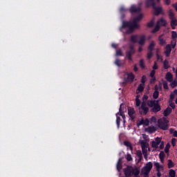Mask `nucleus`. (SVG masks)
<instances>
[{"mask_svg": "<svg viewBox=\"0 0 177 177\" xmlns=\"http://www.w3.org/2000/svg\"><path fill=\"white\" fill-rule=\"evenodd\" d=\"M142 19H143V14H140L133 19V21H124L120 28V30H122V28H129L127 30V34H132L135 30L139 28L140 26L138 23H139Z\"/></svg>", "mask_w": 177, "mask_h": 177, "instance_id": "obj_1", "label": "nucleus"}, {"mask_svg": "<svg viewBox=\"0 0 177 177\" xmlns=\"http://www.w3.org/2000/svg\"><path fill=\"white\" fill-rule=\"evenodd\" d=\"M156 3H160V0H146L145 1L146 8H150V6H152V8L154 10L153 15L155 16H159L160 15H164V12H162V7L156 6Z\"/></svg>", "mask_w": 177, "mask_h": 177, "instance_id": "obj_2", "label": "nucleus"}, {"mask_svg": "<svg viewBox=\"0 0 177 177\" xmlns=\"http://www.w3.org/2000/svg\"><path fill=\"white\" fill-rule=\"evenodd\" d=\"M169 123V120H167L165 118H162L158 120V127L162 131H168V129L169 128V125H168Z\"/></svg>", "mask_w": 177, "mask_h": 177, "instance_id": "obj_3", "label": "nucleus"}, {"mask_svg": "<svg viewBox=\"0 0 177 177\" xmlns=\"http://www.w3.org/2000/svg\"><path fill=\"white\" fill-rule=\"evenodd\" d=\"M133 55H135V47L131 45L129 46V50L126 51V57H127L129 63L133 62V59H132Z\"/></svg>", "mask_w": 177, "mask_h": 177, "instance_id": "obj_4", "label": "nucleus"}, {"mask_svg": "<svg viewBox=\"0 0 177 177\" xmlns=\"http://www.w3.org/2000/svg\"><path fill=\"white\" fill-rule=\"evenodd\" d=\"M127 111H128V115L131 118V120L133 122L135 121V117H136L135 115L136 114V111H135V109L131 106H129L127 108Z\"/></svg>", "mask_w": 177, "mask_h": 177, "instance_id": "obj_5", "label": "nucleus"}, {"mask_svg": "<svg viewBox=\"0 0 177 177\" xmlns=\"http://www.w3.org/2000/svg\"><path fill=\"white\" fill-rule=\"evenodd\" d=\"M129 10L130 13H131V15H133V13H140L142 8H140V6L136 8V5L133 4L131 6Z\"/></svg>", "mask_w": 177, "mask_h": 177, "instance_id": "obj_6", "label": "nucleus"}, {"mask_svg": "<svg viewBox=\"0 0 177 177\" xmlns=\"http://www.w3.org/2000/svg\"><path fill=\"white\" fill-rule=\"evenodd\" d=\"M125 177L132 176V166H127L123 169Z\"/></svg>", "mask_w": 177, "mask_h": 177, "instance_id": "obj_7", "label": "nucleus"}, {"mask_svg": "<svg viewBox=\"0 0 177 177\" xmlns=\"http://www.w3.org/2000/svg\"><path fill=\"white\" fill-rule=\"evenodd\" d=\"M171 38L173 41H171V44L172 48L174 49L175 46H176V38H177L176 31L173 30L171 32Z\"/></svg>", "mask_w": 177, "mask_h": 177, "instance_id": "obj_8", "label": "nucleus"}, {"mask_svg": "<svg viewBox=\"0 0 177 177\" xmlns=\"http://www.w3.org/2000/svg\"><path fill=\"white\" fill-rule=\"evenodd\" d=\"M135 80V75L133 73H127V77L124 79V82H132Z\"/></svg>", "mask_w": 177, "mask_h": 177, "instance_id": "obj_9", "label": "nucleus"}, {"mask_svg": "<svg viewBox=\"0 0 177 177\" xmlns=\"http://www.w3.org/2000/svg\"><path fill=\"white\" fill-rule=\"evenodd\" d=\"M151 113H158V111H161V106L160 104L156 103L152 109H151Z\"/></svg>", "mask_w": 177, "mask_h": 177, "instance_id": "obj_10", "label": "nucleus"}, {"mask_svg": "<svg viewBox=\"0 0 177 177\" xmlns=\"http://www.w3.org/2000/svg\"><path fill=\"white\" fill-rule=\"evenodd\" d=\"M162 37H164V35H159L158 40V44L161 46H164L167 45V40L164 39Z\"/></svg>", "mask_w": 177, "mask_h": 177, "instance_id": "obj_11", "label": "nucleus"}, {"mask_svg": "<svg viewBox=\"0 0 177 177\" xmlns=\"http://www.w3.org/2000/svg\"><path fill=\"white\" fill-rule=\"evenodd\" d=\"M171 52H172V48L170 44H167L165 47V55L166 57H169L171 56Z\"/></svg>", "mask_w": 177, "mask_h": 177, "instance_id": "obj_12", "label": "nucleus"}, {"mask_svg": "<svg viewBox=\"0 0 177 177\" xmlns=\"http://www.w3.org/2000/svg\"><path fill=\"white\" fill-rule=\"evenodd\" d=\"M157 24L162 27H167V20L164 19L162 17L157 21Z\"/></svg>", "mask_w": 177, "mask_h": 177, "instance_id": "obj_13", "label": "nucleus"}, {"mask_svg": "<svg viewBox=\"0 0 177 177\" xmlns=\"http://www.w3.org/2000/svg\"><path fill=\"white\" fill-rule=\"evenodd\" d=\"M138 44L141 46H143V45L146 44V36L145 35H142V36H140V40L138 41Z\"/></svg>", "mask_w": 177, "mask_h": 177, "instance_id": "obj_14", "label": "nucleus"}, {"mask_svg": "<svg viewBox=\"0 0 177 177\" xmlns=\"http://www.w3.org/2000/svg\"><path fill=\"white\" fill-rule=\"evenodd\" d=\"M165 78L169 82H172V80H174V75L172 73H171V72H167L166 73Z\"/></svg>", "mask_w": 177, "mask_h": 177, "instance_id": "obj_15", "label": "nucleus"}, {"mask_svg": "<svg viewBox=\"0 0 177 177\" xmlns=\"http://www.w3.org/2000/svg\"><path fill=\"white\" fill-rule=\"evenodd\" d=\"M154 48H156V42L154 41H151L148 46V51L153 52V50H154Z\"/></svg>", "mask_w": 177, "mask_h": 177, "instance_id": "obj_16", "label": "nucleus"}, {"mask_svg": "<svg viewBox=\"0 0 177 177\" xmlns=\"http://www.w3.org/2000/svg\"><path fill=\"white\" fill-rule=\"evenodd\" d=\"M156 103H160V100H148L147 104L149 107H153Z\"/></svg>", "mask_w": 177, "mask_h": 177, "instance_id": "obj_17", "label": "nucleus"}, {"mask_svg": "<svg viewBox=\"0 0 177 177\" xmlns=\"http://www.w3.org/2000/svg\"><path fill=\"white\" fill-rule=\"evenodd\" d=\"M170 26H171L172 30H175V28H176V26H177L176 18L174 19H171Z\"/></svg>", "mask_w": 177, "mask_h": 177, "instance_id": "obj_18", "label": "nucleus"}, {"mask_svg": "<svg viewBox=\"0 0 177 177\" xmlns=\"http://www.w3.org/2000/svg\"><path fill=\"white\" fill-rule=\"evenodd\" d=\"M171 113H172V109L169 106H168L163 112L164 116L165 117H168V115H169V114H171Z\"/></svg>", "mask_w": 177, "mask_h": 177, "instance_id": "obj_19", "label": "nucleus"}, {"mask_svg": "<svg viewBox=\"0 0 177 177\" xmlns=\"http://www.w3.org/2000/svg\"><path fill=\"white\" fill-rule=\"evenodd\" d=\"M131 174L133 175H134V176H139V174H140V170L138 167H136L135 169H133V167H132V173Z\"/></svg>", "mask_w": 177, "mask_h": 177, "instance_id": "obj_20", "label": "nucleus"}, {"mask_svg": "<svg viewBox=\"0 0 177 177\" xmlns=\"http://www.w3.org/2000/svg\"><path fill=\"white\" fill-rule=\"evenodd\" d=\"M154 167L156 168V171H160L161 169H163L164 167L161 165H160V162H154Z\"/></svg>", "mask_w": 177, "mask_h": 177, "instance_id": "obj_21", "label": "nucleus"}, {"mask_svg": "<svg viewBox=\"0 0 177 177\" xmlns=\"http://www.w3.org/2000/svg\"><path fill=\"white\" fill-rule=\"evenodd\" d=\"M116 168L118 172H120L121 169H122V163H121V158L118 160Z\"/></svg>", "mask_w": 177, "mask_h": 177, "instance_id": "obj_22", "label": "nucleus"}, {"mask_svg": "<svg viewBox=\"0 0 177 177\" xmlns=\"http://www.w3.org/2000/svg\"><path fill=\"white\" fill-rule=\"evenodd\" d=\"M150 171L149 169H147L146 167H143L142 169V173L145 176H149V174H150Z\"/></svg>", "mask_w": 177, "mask_h": 177, "instance_id": "obj_23", "label": "nucleus"}, {"mask_svg": "<svg viewBox=\"0 0 177 177\" xmlns=\"http://www.w3.org/2000/svg\"><path fill=\"white\" fill-rule=\"evenodd\" d=\"M169 67H171V66H169V62L168 61V59H165L163 62V68H165V70H168Z\"/></svg>", "mask_w": 177, "mask_h": 177, "instance_id": "obj_24", "label": "nucleus"}, {"mask_svg": "<svg viewBox=\"0 0 177 177\" xmlns=\"http://www.w3.org/2000/svg\"><path fill=\"white\" fill-rule=\"evenodd\" d=\"M138 35H131V41L133 44H136L138 43Z\"/></svg>", "mask_w": 177, "mask_h": 177, "instance_id": "obj_25", "label": "nucleus"}, {"mask_svg": "<svg viewBox=\"0 0 177 177\" xmlns=\"http://www.w3.org/2000/svg\"><path fill=\"white\" fill-rule=\"evenodd\" d=\"M169 19H170V20L176 19L175 18V14L174 13V10H169Z\"/></svg>", "mask_w": 177, "mask_h": 177, "instance_id": "obj_26", "label": "nucleus"}, {"mask_svg": "<svg viewBox=\"0 0 177 177\" xmlns=\"http://www.w3.org/2000/svg\"><path fill=\"white\" fill-rule=\"evenodd\" d=\"M126 110H127V108H125V104H124V103L120 104L119 113H124Z\"/></svg>", "mask_w": 177, "mask_h": 177, "instance_id": "obj_27", "label": "nucleus"}, {"mask_svg": "<svg viewBox=\"0 0 177 177\" xmlns=\"http://www.w3.org/2000/svg\"><path fill=\"white\" fill-rule=\"evenodd\" d=\"M124 146H127V147H129V150H131V151L133 150V148L132 147V144H131L129 141H124Z\"/></svg>", "mask_w": 177, "mask_h": 177, "instance_id": "obj_28", "label": "nucleus"}, {"mask_svg": "<svg viewBox=\"0 0 177 177\" xmlns=\"http://www.w3.org/2000/svg\"><path fill=\"white\" fill-rule=\"evenodd\" d=\"M160 26L158 25V23H156V26H155V28L152 30L151 32L153 34H155V32H158V31H160Z\"/></svg>", "mask_w": 177, "mask_h": 177, "instance_id": "obj_29", "label": "nucleus"}, {"mask_svg": "<svg viewBox=\"0 0 177 177\" xmlns=\"http://www.w3.org/2000/svg\"><path fill=\"white\" fill-rule=\"evenodd\" d=\"M141 147H142V150H145L147 147H149V144L145 141H142L141 142Z\"/></svg>", "mask_w": 177, "mask_h": 177, "instance_id": "obj_30", "label": "nucleus"}, {"mask_svg": "<svg viewBox=\"0 0 177 177\" xmlns=\"http://www.w3.org/2000/svg\"><path fill=\"white\" fill-rule=\"evenodd\" d=\"M148 132H149V133H153L154 132H156V131H157V129H156V127L154 126L152 127H149L147 129Z\"/></svg>", "mask_w": 177, "mask_h": 177, "instance_id": "obj_31", "label": "nucleus"}, {"mask_svg": "<svg viewBox=\"0 0 177 177\" xmlns=\"http://www.w3.org/2000/svg\"><path fill=\"white\" fill-rule=\"evenodd\" d=\"M144 167L147 168V169H149V171H151L153 168V163L151 162H149L146 164L145 167Z\"/></svg>", "mask_w": 177, "mask_h": 177, "instance_id": "obj_32", "label": "nucleus"}, {"mask_svg": "<svg viewBox=\"0 0 177 177\" xmlns=\"http://www.w3.org/2000/svg\"><path fill=\"white\" fill-rule=\"evenodd\" d=\"M140 68L145 69L146 68V65L145 64V59H142L139 62Z\"/></svg>", "mask_w": 177, "mask_h": 177, "instance_id": "obj_33", "label": "nucleus"}, {"mask_svg": "<svg viewBox=\"0 0 177 177\" xmlns=\"http://www.w3.org/2000/svg\"><path fill=\"white\" fill-rule=\"evenodd\" d=\"M169 133H170V134H173V136H174V138H177V131L175 130V129H174L173 128H171V129H169Z\"/></svg>", "mask_w": 177, "mask_h": 177, "instance_id": "obj_34", "label": "nucleus"}, {"mask_svg": "<svg viewBox=\"0 0 177 177\" xmlns=\"http://www.w3.org/2000/svg\"><path fill=\"white\" fill-rule=\"evenodd\" d=\"M138 127L140 125H149V120H147V123L145 122V120L142 119L140 122L137 123Z\"/></svg>", "mask_w": 177, "mask_h": 177, "instance_id": "obj_35", "label": "nucleus"}, {"mask_svg": "<svg viewBox=\"0 0 177 177\" xmlns=\"http://www.w3.org/2000/svg\"><path fill=\"white\" fill-rule=\"evenodd\" d=\"M158 96H160V92L156 89L153 93V97L154 99H158Z\"/></svg>", "mask_w": 177, "mask_h": 177, "instance_id": "obj_36", "label": "nucleus"}, {"mask_svg": "<svg viewBox=\"0 0 177 177\" xmlns=\"http://www.w3.org/2000/svg\"><path fill=\"white\" fill-rule=\"evenodd\" d=\"M120 122H121V118H120L118 115H116V124L118 129H120Z\"/></svg>", "mask_w": 177, "mask_h": 177, "instance_id": "obj_37", "label": "nucleus"}, {"mask_svg": "<svg viewBox=\"0 0 177 177\" xmlns=\"http://www.w3.org/2000/svg\"><path fill=\"white\" fill-rule=\"evenodd\" d=\"M169 177H175L176 176V171L174 169H170L169 173Z\"/></svg>", "mask_w": 177, "mask_h": 177, "instance_id": "obj_38", "label": "nucleus"}, {"mask_svg": "<svg viewBox=\"0 0 177 177\" xmlns=\"http://www.w3.org/2000/svg\"><path fill=\"white\" fill-rule=\"evenodd\" d=\"M175 167V165L174 164V162H172V160L169 159L168 160V168H174Z\"/></svg>", "mask_w": 177, "mask_h": 177, "instance_id": "obj_39", "label": "nucleus"}, {"mask_svg": "<svg viewBox=\"0 0 177 177\" xmlns=\"http://www.w3.org/2000/svg\"><path fill=\"white\" fill-rule=\"evenodd\" d=\"M171 147V145L167 143L165 147V152L168 154L169 153V149Z\"/></svg>", "mask_w": 177, "mask_h": 177, "instance_id": "obj_40", "label": "nucleus"}, {"mask_svg": "<svg viewBox=\"0 0 177 177\" xmlns=\"http://www.w3.org/2000/svg\"><path fill=\"white\" fill-rule=\"evenodd\" d=\"M115 64L118 66V67H121V66H122V62H121L120 59H116L115 61Z\"/></svg>", "mask_w": 177, "mask_h": 177, "instance_id": "obj_41", "label": "nucleus"}, {"mask_svg": "<svg viewBox=\"0 0 177 177\" xmlns=\"http://www.w3.org/2000/svg\"><path fill=\"white\" fill-rule=\"evenodd\" d=\"M136 154H137V157L138 158V161H142V151H137Z\"/></svg>", "mask_w": 177, "mask_h": 177, "instance_id": "obj_42", "label": "nucleus"}, {"mask_svg": "<svg viewBox=\"0 0 177 177\" xmlns=\"http://www.w3.org/2000/svg\"><path fill=\"white\" fill-rule=\"evenodd\" d=\"M140 109L142 111H143L145 115H146L147 113H149V107L145 106L144 108H140L139 110H140Z\"/></svg>", "mask_w": 177, "mask_h": 177, "instance_id": "obj_43", "label": "nucleus"}, {"mask_svg": "<svg viewBox=\"0 0 177 177\" xmlns=\"http://www.w3.org/2000/svg\"><path fill=\"white\" fill-rule=\"evenodd\" d=\"M137 91H138V92H143V91H145V86L140 84L137 88Z\"/></svg>", "mask_w": 177, "mask_h": 177, "instance_id": "obj_44", "label": "nucleus"}, {"mask_svg": "<svg viewBox=\"0 0 177 177\" xmlns=\"http://www.w3.org/2000/svg\"><path fill=\"white\" fill-rule=\"evenodd\" d=\"M147 27H149V28H151V27H153L154 26V20L152 19L150 22H149L147 24Z\"/></svg>", "mask_w": 177, "mask_h": 177, "instance_id": "obj_45", "label": "nucleus"}, {"mask_svg": "<svg viewBox=\"0 0 177 177\" xmlns=\"http://www.w3.org/2000/svg\"><path fill=\"white\" fill-rule=\"evenodd\" d=\"M126 159L127 161H132V160H133L132 156H131L130 153H127L126 156Z\"/></svg>", "mask_w": 177, "mask_h": 177, "instance_id": "obj_46", "label": "nucleus"}, {"mask_svg": "<svg viewBox=\"0 0 177 177\" xmlns=\"http://www.w3.org/2000/svg\"><path fill=\"white\" fill-rule=\"evenodd\" d=\"M147 57L149 59H151V57H153V51H148Z\"/></svg>", "mask_w": 177, "mask_h": 177, "instance_id": "obj_47", "label": "nucleus"}, {"mask_svg": "<svg viewBox=\"0 0 177 177\" xmlns=\"http://www.w3.org/2000/svg\"><path fill=\"white\" fill-rule=\"evenodd\" d=\"M142 102H140V100L139 98H136V106L137 107H139V106H140V104Z\"/></svg>", "mask_w": 177, "mask_h": 177, "instance_id": "obj_48", "label": "nucleus"}, {"mask_svg": "<svg viewBox=\"0 0 177 177\" xmlns=\"http://www.w3.org/2000/svg\"><path fill=\"white\" fill-rule=\"evenodd\" d=\"M117 115H120L123 120H125V114H124V112H118L116 113Z\"/></svg>", "mask_w": 177, "mask_h": 177, "instance_id": "obj_49", "label": "nucleus"}, {"mask_svg": "<svg viewBox=\"0 0 177 177\" xmlns=\"http://www.w3.org/2000/svg\"><path fill=\"white\" fill-rule=\"evenodd\" d=\"M116 56H124V54H122V50H116Z\"/></svg>", "mask_w": 177, "mask_h": 177, "instance_id": "obj_50", "label": "nucleus"}, {"mask_svg": "<svg viewBox=\"0 0 177 177\" xmlns=\"http://www.w3.org/2000/svg\"><path fill=\"white\" fill-rule=\"evenodd\" d=\"M159 158H165V153L161 151L159 153Z\"/></svg>", "mask_w": 177, "mask_h": 177, "instance_id": "obj_51", "label": "nucleus"}, {"mask_svg": "<svg viewBox=\"0 0 177 177\" xmlns=\"http://www.w3.org/2000/svg\"><path fill=\"white\" fill-rule=\"evenodd\" d=\"M151 145H152V147L155 148V149H158V145H157V143L153 140L151 142Z\"/></svg>", "mask_w": 177, "mask_h": 177, "instance_id": "obj_52", "label": "nucleus"}, {"mask_svg": "<svg viewBox=\"0 0 177 177\" xmlns=\"http://www.w3.org/2000/svg\"><path fill=\"white\" fill-rule=\"evenodd\" d=\"M128 10H129L125 8V7H124V6H122V7H120V12L121 13H122V12H128Z\"/></svg>", "mask_w": 177, "mask_h": 177, "instance_id": "obj_53", "label": "nucleus"}, {"mask_svg": "<svg viewBox=\"0 0 177 177\" xmlns=\"http://www.w3.org/2000/svg\"><path fill=\"white\" fill-rule=\"evenodd\" d=\"M162 138H158L157 137L156 139H155V142L157 143V145H160V143L162 142Z\"/></svg>", "mask_w": 177, "mask_h": 177, "instance_id": "obj_54", "label": "nucleus"}, {"mask_svg": "<svg viewBox=\"0 0 177 177\" xmlns=\"http://www.w3.org/2000/svg\"><path fill=\"white\" fill-rule=\"evenodd\" d=\"M171 145L173 147H175V146H176V138L171 139Z\"/></svg>", "mask_w": 177, "mask_h": 177, "instance_id": "obj_55", "label": "nucleus"}, {"mask_svg": "<svg viewBox=\"0 0 177 177\" xmlns=\"http://www.w3.org/2000/svg\"><path fill=\"white\" fill-rule=\"evenodd\" d=\"M163 88L164 89H169V87L168 86V82H163Z\"/></svg>", "mask_w": 177, "mask_h": 177, "instance_id": "obj_56", "label": "nucleus"}, {"mask_svg": "<svg viewBox=\"0 0 177 177\" xmlns=\"http://www.w3.org/2000/svg\"><path fill=\"white\" fill-rule=\"evenodd\" d=\"M149 99V96L147 95H144L142 97V102H147Z\"/></svg>", "mask_w": 177, "mask_h": 177, "instance_id": "obj_57", "label": "nucleus"}, {"mask_svg": "<svg viewBox=\"0 0 177 177\" xmlns=\"http://www.w3.org/2000/svg\"><path fill=\"white\" fill-rule=\"evenodd\" d=\"M171 88H176V86H177V82L176 81H173L171 83Z\"/></svg>", "mask_w": 177, "mask_h": 177, "instance_id": "obj_58", "label": "nucleus"}, {"mask_svg": "<svg viewBox=\"0 0 177 177\" xmlns=\"http://www.w3.org/2000/svg\"><path fill=\"white\" fill-rule=\"evenodd\" d=\"M154 75H156V71L153 70L151 71V73H150L151 78L156 77Z\"/></svg>", "mask_w": 177, "mask_h": 177, "instance_id": "obj_59", "label": "nucleus"}, {"mask_svg": "<svg viewBox=\"0 0 177 177\" xmlns=\"http://www.w3.org/2000/svg\"><path fill=\"white\" fill-rule=\"evenodd\" d=\"M146 104H147V102L142 101V102L141 103V106L140 109H143L144 107H147Z\"/></svg>", "mask_w": 177, "mask_h": 177, "instance_id": "obj_60", "label": "nucleus"}, {"mask_svg": "<svg viewBox=\"0 0 177 177\" xmlns=\"http://www.w3.org/2000/svg\"><path fill=\"white\" fill-rule=\"evenodd\" d=\"M141 82H142V84H145V82H146V75H142V77L141 78Z\"/></svg>", "mask_w": 177, "mask_h": 177, "instance_id": "obj_61", "label": "nucleus"}, {"mask_svg": "<svg viewBox=\"0 0 177 177\" xmlns=\"http://www.w3.org/2000/svg\"><path fill=\"white\" fill-rule=\"evenodd\" d=\"M157 60H160V62H162L163 59L162 57L158 54H156Z\"/></svg>", "mask_w": 177, "mask_h": 177, "instance_id": "obj_62", "label": "nucleus"}, {"mask_svg": "<svg viewBox=\"0 0 177 177\" xmlns=\"http://www.w3.org/2000/svg\"><path fill=\"white\" fill-rule=\"evenodd\" d=\"M164 146H165V142H164V141H162L160 142V147H159L160 150H162V149H164Z\"/></svg>", "mask_w": 177, "mask_h": 177, "instance_id": "obj_63", "label": "nucleus"}, {"mask_svg": "<svg viewBox=\"0 0 177 177\" xmlns=\"http://www.w3.org/2000/svg\"><path fill=\"white\" fill-rule=\"evenodd\" d=\"M174 99H175V94L171 93L170 94V100L172 102V100H174Z\"/></svg>", "mask_w": 177, "mask_h": 177, "instance_id": "obj_64", "label": "nucleus"}]
</instances>
